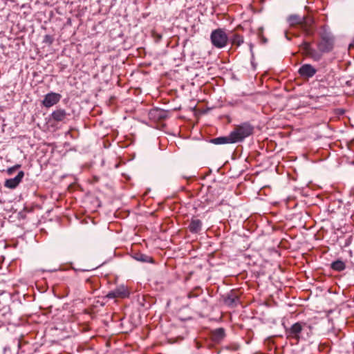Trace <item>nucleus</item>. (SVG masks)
Segmentation results:
<instances>
[{
	"label": "nucleus",
	"instance_id": "1",
	"mask_svg": "<svg viewBox=\"0 0 354 354\" xmlns=\"http://www.w3.org/2000/svg\"><path fill=\"white\" fill-rule=\"evenodd\" d=\"M320 41L317 44L318 50H316L308 41H304L299 46V50L303 55L309 57L315 61H319L322 53L331 51L334 46V37L329 31L327 26L322 27L320 32Z\"/></svg>",
	"mask_w": 354,
	"mask_h": 354
},
{
	"label": "nucleus",
	"instance_id": "2",
	"mask_svg": "<svg viewBox=\"0 0 354 354\" xmlns=\"http://www.w3.org/2000/svg\"><path fill=\"white\" fill-rule=\"evenodd\" d=\"M254 127L248 122L236 126L231 131V139L233 143L242 142L245 138L253 133Z\"/></svg>",
	"mask_w": 354,
	"mask_h": 354
},
{
	"label": "nucleus",
	"instance_id": "3",
	"mask_svg": "<svg viewBox=\"0 0 354 354\" xmlns=\"http://www.w3.org/2000/svg\"><path fill=\"white\" fill-rule=\"evenodd\" d=\"M210 40L215 48H223L227 46L229 38L223 29L217 28L211 32Z\"/></svg>",
	"mask_w": 354,
	"mask_h": 354
},
{
	"label": "nucleus",
	"instance_id": "4",
	"mask_svg": "<svg viewBox=\"0 0 354 354\" xmlns=\"http://www.w3.org/2000/svg\"><path fill=\"white\" fill-rule=\"evenodd\" d=\"M306 325V324L304 322L295 323L290 328L286 330L287 337L299 341L300 339V333Z\"/></svg>",
	"mask_w": 354,
	"mask_h": 354
},
{
	"label": "nucleus",
	"instance_id": "5",
	"mask_svg": "<svg viewBox=\"0 0 354 354\" xmlns=\"http://www.w3.org/2000/svg\"><path fill=\"white\" fill-rule=\"evenodd\" d=\"M314 24V19L311 17H303L302 21L301 24V28L307 36H311L314 34L313 30V25Z\"/></svg>",
	"mask_w": 354,
	"mask_h": 354
},
{
	"label": "nucleus",
	"instance_id": "6",
	"mask_svg": "<svg viewBox=\"0 0 354 354\" xmlns=\"http://www.w3.org/2000/svg\"><path fill=\"white\" fill-rule=\"evenodd\" d=\"M299 74L304 78L313 77L317 73V69L313 67L311 64H303L299 68Z\"/></svg>",
	"mask_w": 354,
	"mask_h": 354
},
{
	"label": "nucleus",
	"instance_id": "7",
	"mask_svg": "<svg viewBox=\"0 0 354 354\" xmlns=\"http://www.w3.org/2000/svg\"><path fill=\"white\" fill-rule=\"evenodd\" d=\"M24 176V172L20 171L15 178L7 179L4 183V186L10 189H15L21 183Z\"/></svg>",
	"mask_w": 354,
	"mask_h": 354
},
{
	"label": "nucleus",
	"instance_id": "8",
	"mask_svg": "<svg viewBox=\"0 0 354 354\" xmlns=\"http://www.w3.org/2000/svg\"><path fill=\"white\" fill-rule=\"evenodd\" d=\"M59 95L56 93H48L43 100V104L46 107H50L59 100Z\"/></svg>",
	"mask_w": 354,
	"mask_h": 354
},
{
	"label": "nucleus",
	"instance_id": "9",
	"mask_svg": "<svg viewBox=\"0 0 354 354\" xmlns=\"http://www.w3.org/2000/svg\"><path fill=\"white\" fill-rule=\"evenodd\" d=\"M202 221L198 218H192L189 224L188 229L192 233H198L202 229Z\"/></svg>",
	"mask_w": 354,
	"mask_h": 354
},
{
	"label": "nucleus",
	"instance_id": "10",
	"mask_svg": "<svg viewBox=\"0 0 354 354\" xmlns=\"http://www.w3.org/2000/svg\"><path fill=\"white\" fill-rule=\"evenodd\" d=\"M115 290L118 298H127L129 297L130 292L128 288L124 285L116 287Z\"/></svg>",
	"mask_w": 354,
	"mask_h": 354
},
{
	"label": "nucleus",
	"instance_id": "11",
	"mask_svg": "<svg viewBox=\"0 0 354 354\" xmlns=\"http://www.w3.org/2000/svg\"><path fill=\"white\" fill-rule=\"evenodd\" d=\"M225 335V330L223 328H216L212 332V338L214 342H221Z\"/></svg>",
	"mask_w": 354,
	"mask_h": 354
},
{
	"label": "nucleus",
	"instance_id": "12",
	"mask_svg": "<svg viewBox=\"0 0 354 354\" xmlns=\"http://www.w3.org/2000/svg\"><path fill=\"white\" fill-rule=\"evenodd\" d=\"M133 259L138 261L144 262V263H152L153 259L152 257L142 254V253H135L133 256Z\"/></svg>",
	"mask_w": 354,
	"mask_h": 354
},
{
	"label": "nucleus",
	"instance_id": "13",
	"mask_svg": "<svg viewBox=\"0 0 354 354\" xmlns=\"http://www.w3.org/2000/svg\"><path fill=\"white\" fill-rule=\"evenodd\" d=\"M212 142L216 145H223L227 143H233L231 139L230 133L227 136L218 137L212 140Z\"/></svg>",
	"mask_w": 354,
	"mask_h": 354
},
{
	"label": "nucleus",
	"instance_id": "14",
	"mask_svg": "<svg viewBox=\"0 0 354 354\" xmlns=\"http://www.w3.org/2000/svg\"><path fill=\"white\" fill-rule=\"evenodd\" d=\"M66 117V112L64 110L58 109L53 112L52 118L56 121H62Z\"/></svg>",
	"mask_w": 354,
	"mask_h": 354
},
{
	"label": "nucleus",
	"instance_id": "15",
	"mask_svg": "<svg viewBox=\"0 0 354 354\" xmlns=\"http://www.w3.org/2000/svg\"><path fill=\"white\" fill-rule=\"evenodd\" d=\"M331 268L335 271H342L346 268L344 262L341 260H337L331 263Z\"/></svg>",
	"mask_w": 354,
	"mask_h": 354
},
{
	"label": "nucleus",
	"instance_id": "16",
	"mask_svg": "<svg viewBox=\"0 0 354 354\" xmlns=\"http://www.w3.org/2000/svg\"><path fill=\"white\" fill-rule=\"evenodd\" d=\"M238 297L233 295H228L224 299V303L228 306H234L236 304Z\"/></svg>",
	"mask_w": 354,
	"mask_h": 354
},
{
	"label": "nucleus",
	"instance_id": "17",
	"mask_svg": "<svg viewBox=\"0 0 354 354\" xmlns=\"http://www.w3.org/2000/svg\"><path fill=\"white\" fill-rule=\"evenodd\" d=\"M230 41L232 45L240 46L243 43L244 39L243 36L239 34H234L233 36L230 38Z\"/></svg>",
	"mask_w": 354,
	"mask_h": 354
},
{
	"label": "nucleus",
	"instance_id": "18",
	"mask_svg": "<svg viewBox=\"0 0 354 354\" xmlns=\"http://www.w3.org/2000/svg\"><path fill=\"white\" fill-rule=\"evenodd\" d=\"M288 21H289L290 24L292 26L296 25V24H299L301 26V21H302V17H301L297 15H290L288 17Z\"/></svg>",
	"mask_w": 354,
	"mask_h": 354
},
{
	"label": "nucleus",
	"instance_id": "19",
	"mask_svg": "<svg viewBox=\"0 0 354 354\" xmlns=\"http://www.w3.org/2000/svg\"><path fill=\"white\" fill-rule=\"evenodd\" d=\"M106 297H108L109 299L118 298V296L116 295L115 289L113 290H112V291H110L107 294Z\"/></svg>",
	"mask_w": 354,
	"mask_h": 354
},
{
	"label": "nucleus",
	"instance_id": "20",
	"mask_svg": "<svg viewBox=\"0 0 354 354\" xmlns=\"http://www.w3.org/2000/svg\"><path fill=\"white\" fill-rule=\"evenodd\" d=\"M21 167L20 165H17L12 167H10L8 169V174H12L17 169Z\"/></svg>",
	"mask_w": 354,
	"mask_h": 354
},
{
	"label": "nucleus",
	"instance_id": "21",
	"mask_svg": "<svg viewBox=\"0 0 354 354\" xmlns=\"http://www.w3.org/2000/svg\"><path fill=\"white\" fill-rule=\"evenodd\" d=\"M187 297H188V298H189V299H190V298L196 297H198V294H195V293H194V292H189V293H188Z\"/></svg>",
	"mask_w": 354,
	"mask_h": 354
},
{
	"label": "nucleus",
	"instance_id": "22",
	"mask_svg": "<svg viewBox=\"0 0 354 354\" xmlns=\"http://www.w3.org/2000/svg\"><path fill=\"white\" fill-rule=\"evenodd\" d=\"M70 266H71V268L72 269L75 270V269L74 268V267H73V266H72V264H71V263H70Z\"/></svg>",
	"mask_w": 354,
	"mask_h": 354
},
{
	"label": "nucleus",
	"instance_id": "23",
	"mask_svg": "<svg viewBox=\"0 0 354 354\" xmlns=\"http://www.w3.org/2000/svg\"><path fill=\"white\" fill-rule=\"evenodd\" d=\"M82 271H88V270H86V269H82Z\"/></svg>",
	"mask_w": 354,
	"mask_h": 354
}]
</instances>
